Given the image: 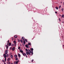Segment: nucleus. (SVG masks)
I'll list each match as a JSON object with an SVG mask.
<instances>
[{
	"instance_id": "nucleus-1",
	"label": "nucleus",
	"mask_w": 64,
	"mask_h": 64,
	"mask_svg": "<svg viewBox=\"0 0 64 64\" xmlns=\"http://www.w3.org/2000/svg\"><path fill=\"white\" fill-rule=\"evenodd\" d=\"M26 54L27 55H28V54H29V55H31V54H30V53H31V50H27L26 48Z\"/></svg>"
},
{
	"instance_id": "nucleus-2",
	"label": "nucleus",
	"mask_w": 64,
	"mask_h": 64,
	"mask_svg": "<svg viewBox=\"0 0 64 64\" xmlns=\"http://www.w3.org/2000/svg\"><path fill=\"white\" fill-rule=\"evenodd\" d=\"M31 50H32V52H31V53H32V55L33 54V48H31Z\"/></svg>"
},
{
	"instance_id": "nucleus-3",
	"label": "nucleus",
	"mask_w": 64,
	"mask_h": 64,
	"mask_svg": "<svg viewBox=\"0 0 64 64\" xmlns=\"http://www.w3.org/2000/svg\"><path fill=\"white\" fill-rule=\"evenodd\" d=\"M4 57V58H6L7 57V55H6V54H3Z\"/></svg>"
},
{
	"instance_id": "nucleus-4",
	"label": "nucleus",
	"mask_w": 64,
	"mask_h": 64,
	"mask_svg": "<svg viewBox=\"0 0 64 64\" xmlns=\"http://www.w3.org/2000/svg\"><path fill=\"white\" fill-rule=\"evenodd\" d=\"M8 53V51L6 50L5 51V53L6 54H7V53Z\"/></svg>"
},
{
	"instance_id": "nucleus-5",
	"label": "nucleus",
	"mask_w": 64,
	"mask_h": 64,
	"mask_svg": "<svg viewBox=\"0 0 64 64\" xmlns=\"http://www.w3.org/2000/svg\"><path fill=\"white\" fill-rule=\"evenodd\" d=\"M18 61L16 62H14V64H18Z\"/></svg>"
},
{
	"instance_id": "nucleus-6",
	"label": "nucleus",
	"mask_w": 64,
	"mask_h": 64,
	"mask_svg": "<svg viewBox=\"0 0 64 64\" xmlns=\"http://www.w3.org/2000/svg\"><path fill=\"white\" fill-rule=\"evenodd\" d=\"M10 59H11V58H8V62H9V61L10 60Z\"/></svg>"
},
{
	"instance_id": "nucleus-7",
	"label": "nucleus",
	"mask_w": 64,
	"mask_h": 64,
	"mask_svg": "<svg viewBox=\"0 0 64 64\" xmlns=\"http://www.w3.org/2000/svg\"><path fill=\"white\" fill-rule=\"evenodd\" d=\"M18 56L19 57H21V55H20V54H18Z\"/></svg>"
},
{
	"instance_id": "nucleus-8",
	"label": "nucleus",
	"mask_w": 64,
	"mask_h": 64,
	"mask_svg": "<svg viewBox=\"0 0 64 64\" xmlns=\"http://www.w3.org/2000/svg\"><path fill=\"white\" fill-rule=\"evenodd\" d=\"M15 49V47H14L12 48V51H14Z\"/></svg>"
},
{
	"instance_id": "nucleus-9",
	"label": "nucleus",
	"mask_w": 64,
	"mask_h": 64,
	"mask_svg": "<svg viewBox=\"0 0 64 64\" xmlns=\"http://www.w3.org/2000/svg\"><path fill=\"white\" fill-rule=\"evenodd\" d=\"M22 54L24 56H25V55H26V54L25 53H22Z\"/></svg>"
},
{
	"instance_id": "nucleus-10",
	"label": "nucleus",
	"mask_w": 64,
	"mask_h": 64,
	"mask_svg": "<svg viewBox=\"0 0 64 64\" xmlns=\"http://www.w3.org/2000/svg\"><path fill=\"white\" fill-rule=\"evenodd\" d=\"M20 52H21V53H23V50H20Z\"/></svg>"
},
{
	"instance_id": "nucleus-11",
	"label": "nucleus",
	"mask_w": 64,
	"mask_h": 64,
	"mask_svg": "<svg viewBox=\"0 0 64 64\" xmlns=\"http://www.w3.org/2000/svg\"><path fill=\"white\" fill-rule=\"evenodd\" d=\"M24 39H25V38L24 37H22V40H24Z\"/></svg>"
},
{
	"instance_id": "nucleus-12",
	"label": "nucleus",
	"mask_w": 64,
	"mask_h": 64,
	"mask_svg": "<svg viewBox=\"0 0 64 64\" xmlns=\"http://www.w3.org/2000/svg\"><path fill=\"white\" fill-rule=\"evenodd\" d=\"M25 46L26 47V48H28V45L27 44H26L25 45Z\"/></svg>"
},
{
	"instance_id": "nucleus-13",
	"label": "nucleus",
	"mask_w": 64,
	"mask_h": 64,
	"mask_svg": "<svg viewBox=\"0 0 64 64\" xmlns=\"http://www.w3.org/2000/svg\"><path fill=\"white\" fill-rule=\"evenodd\" d=\"M8 45L9 46H11V44L10 43H9L8 44Z\"/></svg>"
},
{
	"instance_id": "nucleus-14",
	"label": "nucleus",
	"mask_w": 64,
	"mask_h": 64,
	"mask_svg": "<svg viewBox=\"0 0 64 64\" xmlns=\"http://www.w3.org/2000/svg\"><path fill=\"white\" fill-rule=\"evenodd\" d=\"M14 38H17V36H14Z\"/></svg>"
},
{
	"instance_id": "nucleus-15",
	"label": "nucleus",
	"mask_w": 64,
	"mask_h": 64,
	"mask_svg": "<svg viewBox=\"0 0 64 64\" xmlns=\"http://www.w3.org/2000/svg\"><path fill=\"white\" fill-rule=\"evenodd\" d=\"M23 42H24V44H25V43H26V42H25V40H24Z\"/></svg>"
},
{
	"instance_id": "nucleus-16",
	"label": "nucleus",
	"mask_w": 64,
	"mask_h": 64,
	"mask_svg": "<svg viewBox=\"0 0 64 64\" xmlns=\"http://www.w3.org/2000/svg\"><path fill=\"white\" fill-rule=\"evenodd\" d=\"M13 42L14 44H16V41H14Z\"/></svg>"
},
{
	"instance_id": "nucleus-17",
	"label": "nucleus",
	"mask_w": 64,
	"mask_h": 64,
	"mask_svg": "<svg viewBox=\"0 0 64 64\" xmlns=\"http://www.w3.org/2000/svg\"><path fill=\"white\" fill-rule=\"evenodd\" d=\"M16 61H18V59L17 58H16Z\"/></svg>"
},
{
	"instance_id": "nucleus-18",
	"label": "nucleus",
	"mask_w": 64,
	"mask_h": 64,
	"mask_svg": "<svg viewBox=\"0 0 64 64\" xmlns=\"http://www.w3.org/2000/svg\"><path fill=\"white\" fill-rule=\"evenodd\" d=\"M62 17H63V18H64V14H63L62 15Z\"/></svg>"
},
{
	"instance_id": "nucleus-19",
	"label": "nucleus",
	"mask_w": 64,
	"mask_h": 64,
	"mask_svg": "<svg viewBox=\"0 0 64 64\" xmlns=\"http://www.w3.org/2000/svg\"><path fill=\"white\" fill-rule=\"evenodd\" d=\"M28 45H31V43H28Z\"/></svg>"
},
{
	"instance_id": "nucleus-20",
	"label": "nucleus",
	"mask_w": 64,
	"mask_h": 64,
	"mask_svg": "<svg viewBox=\"0 0 64 64\" xmlns=\"http://www.w3.org/2000/svg\"><path fill=\"white\" fill-rule=\"evenodd\" d=\"M20 41L21 43H23V40H22L21 39Z\"/></svg>"
},
{
	"instance_id": "nucleus-21",
	"label": "nucleus",
	"mask_w": 64,
	"mask_h": 64,
	"mask_svg": "<svg viewBox=\"0 0 64 64\" xmlns=\"http://www.w3.org/2000/svg\"><path fill=\"white\" fill-rule=\"evenodd\" d=\"M14 57H15V58H16V57H17V56L16 55H14Z\"/></svg>"
},
{
	"instance_id": "nucleus-22",
	"label": "nucleus",
	"mask_w": 64,
	"mask_h": 64,
	"mask_svg": "<svg viewBox=\"0 0 64 64\" xmlns=\"http://www.w3.org/2000/svg\"><path fill=\"white\" fill-rule=\"evenodd\" d=\"M11 58H13V55H11L10 56Z\"/></svg>"
},
{
	"instance_id": "nucleus-23",
	"label": "nucleus",
	"mask_w": 64,
	"mask_h": 64,
	"mask_svg": "<svg viewBox=\"0 0 64 64\" xmlns=\"http://www.w3.org/2000/svg\"><path fill=\"white\" fill-rule=\"evenodd\" d=\"M56 9H57V10H58V8L57 7H56Z\"/></svg>"
},
{
	"instance_id": "nucleus-24",
	"label": "nucleus",
	"mask_w": 64,
	"mask_h": 64,
	"mask_svg": "<svg viewBox=\"0 0 64 64\" xmlns=\"http://www.w3.org/2000/svg\"><path fill=\"white\" fill-rule=\"evenodd\" d=\"M8 56H9V54H7L6 55V57H8Z\"/></svg>"
},
{
	"instance_id": "nucleus-25",
	"label": "nucleus",
	"mask_w": 64,
	"mask_h": 64,
	"mask_svg": "<svg viewBox=\"0 0 64 64\" xmlns=\"http://www.w3.org/2000/svg\"><path fill=\"white\" fill-rule=\"evenodd\" d=\"M2 62H4H4H5V61L3 60H2Z\"/></svg>"
},
{
	"instance_id": "nucleus-26",
	"label": "nucleus",
	"mask_w": 64,
	"mask_h": 64,
	"mask_svg": "<svg viewBox=\"0 0 64 64\" xmlns=\"http://www.w3.org/2000/svg\"><path fill=\"white\" fill-rule=\"evenodd\" d=\"M5 58V61L6 62V58Z\"/></svg>"
},
{
	"instance_id": "nucleus-27",
	"label": "nucleus",
	"mask_w": 64,
	"mask_h": 64,
	"mask_svg": "<svg viewBox=\"0 0 64 64\" xmlns=\"http://www.w3.org/2000/svg\"><path fill=\"white\" fill-rule=\"evenodd\" d=\"M25 41H26V42H28L27 40L26 39L25 40Z\"/></svg>"
},
{
	"instance_id": "nucleus-28",
	"label": "nucleus",
	"mask_w": 64,
	"mask_h": 64,
	"mask_svg": "<svg viewBox=\"0 0 64 64\" xmlns=\"http://www.w3.org/2000/svg\"><path fill=\"white\" fill-rule=\"evenodd\" d=\"M8 64H10V62H8Z\"/></svg>"
},
{
	"instance_id": "nucleus-29",
	"label": "nucleus",
	"mask_w": 64,
	"mask_h": 64,
	"mask_svg": "<svg viewBox=\"0 0 64 64\" xmlns=\"http://www.w3.org/2000/svg\"><path fill=\"white\" fill-rule=\"evenodd\" d=\"M14 46V44H12V46Z\"/></svg>"
},
{
	"instance_id": "nucleus-30",
	"label": "nucleus",
	"mask_w": 64,
	"mask_h": 64,
	"mask_svg": "<svg viewBox=\"0 0 64 64\" xmlns=\"http://www.w3.org/2000/svg\"><path fill=\"white\" fill-rule=\"evenodd\" d=\"M20 48V47H18V49H19Z\"/></svg>"
},
{
	"instance_id": "nucleus-31",
	"label": "nucleus",
	"mask_w": 64,
	"mask_h": 64,
	"mask_svg": "<svg viewBox=\"0 0 64 64\" xmlns=\"http://www.w3.org/2000/svg\"><path fill=\"white\" fill-rule=\"evenodd\" d=\"M14 45L15 46H16V44H15Z\"/></svg>"
},
{
	"instance_id": "nucleus-32",
	"label": "nucleus",
	"mask_w": 64,
	"mask_h": 64,
	"mask_svg": "<svg viewBox=\"0 0 64 64\" xmlns=\"http://www.w3.org/2000/svg\"><path fill=\"white\" fill-rule=\"evenodd\" d=\"M8 46H7V47H6V49H8Z\"/></svg>"
},
{
	"instance_id": "nucleus-33",
	"label": "nucleus",
	"mask_w": 64,
	"mask_h": 64,
	"mask_svg": "<svg viewBox=\"0 0 64 64\" xmlns=\"http://www.w3.org/2000/svg\"><path fill=\"white\" fill-rule=\"evenodd\" d=\"M18 42H20V40H18Z\"/></svg>"
},
{
	"instance_id": "nucleus-34",
	"label": "nucleus",
	"mask_w": 64,
	"mask_h": 64,
	"mask_svg": "<svg viewBox=\"0 0 64 64\" xmlns=\"http://www.w3.org/2000/svg\"><path fill=\"white\" fill-rule=\"evenodd\" d=\"M11 49H12V48L11 47H10V50H11Z\"/></svg>"
},
{
	"instance_id": "nucleus-35",
	"label": "nucleus",
	"mask_w": 64,
	"mask_h": 64,
	"mask_svg": "<svg viewBox=\"0 0 64 64\" xmlns=\"http://www.w3.org/2000/svg\"><path fill=\"white\" fill-rule=\"evenodd\" d=\"M26 55V58H27L28 56H27V55H26H26Z\"/></svg>"
},
{
	"instance_id": "nucleus-36",
	"label": "nucleus",
	"mask_w": 64,
	"mask_h": 64,
	"mask_svg": "<svg viewBox=\"0 0 64 64\" xmlns=\"http://www.w3.org/2000/svg\"><path fill=\"white\" fill-rule=\"evenodd\" d=\"M32 60V62H33V60Z\"/></svg>"
},
{
	"instance_id": "nucleus-37",
	"label": "nucleus",
	"mask_w": 64,
	"mask_h": 64,
	"mask_svg": "<svg viewBox=\"0 0 64 64\" xmlns=\"http://www.w3.org/2000/svg\"><path fill=\"white\" fill-rule=\"evenodd\" d=\"M9 40H8V43H9Z\"/></svg>"
},
{
	"instance_id": "nucleus-38",
	"label": "nucleus",
	"mask_w": 64,
	"mask_h": 64,
	"mask_svg": "<svg viewBox=\"0 0 64 64\" xmlns=\"http://www.w3.org/2000/svg\"><path fill=\"white\" fill-rule=\"evenodd\" d=\"M60 7H61V6H59V9H60Z\"/></svg>"
},
{
	"instance_id": "nucleus-39",
	"label": "nucleus",
	"mask_w": 64,
	"mask_h": 64,
	"mask_svg": "<svg viewBox=\"0 0 64 64\" xmlns=\"http://www.w3.org/2000/svg\"><path fill=\"white\" fill-rule=\"evenodd\" d=\"M62 11H63V8H62Z\"/></svg>"
},
{
	"instance_id": "nucleus-40",
	"label": "nucleus",
	"mask_w": 64,
	"mask_h": 64,
	"mask_svg": "<svg viewBox=\"0 0 64 64\" xmlns=\"http://www.w3.org/2000/svg\"><path fill=\"white\" fill-rule=\"evenodd\" d=\"M55 13H56V14L57 13V12H55Z\"/></svg>"
},
{
	"instance_id": "nucleus-41",
	"label": "nucleus",
	"mask_w": 64,
	"mask_h": 64,
	"mask_svg": "<svg viewBox=\"0 0 64 64\" xmlns=\"http://www.w3.org/2000/svg\"><path fill=\"white\" fill-rule=\"evenodd\" d=\"M13 39H14L13 38H12V40H13Z\"/></svg>"
},
{
	"instance_id": "nucleus-42",
	"label": "nucleus",
	"mask_w": 64,
	"mask_h": 64,
	"mask_svg": "<svg viewBox=\"0 0 64 64\" xmlns=\"http://www.w3.org/2000/svg\"><path fill=\"white\" fill-rule=\"evenodd\" d=\"M59 20H60V21H61V20H60V18L59 19Z\"/></svg>"
},
{
	"instance_id": "nucleus-43",
	"label": "nucleus",
	"mask_w": 64,
	"mask_h": 64,
	"mask_svg": "<svg viewBox=\"0 0 64 64\" xmlns=\"http://www.w3.org/2000/svg\"><path fill=\"white\" fill-rule=\"evenodd\" d=\"M7 45H6V47H7Z\"/></svg>"
},
{
	"instance_id": "nucleus-44",
	"label": "nucleus",
	"mask_w": 64,
	"mask_h": 64,
	"mask_svg": "<svg viewBox=\"0 0 64 64\" xmlns=\"http://www.w3.org/2000/svg\"><path fill=\"white\" fill-rule=\"evenodd\" d=\"M4 64H6L5 62H4Z\"/></svg>"
},
{
	"instance_id": "nucleus-45",
	"label": "nucleus",
	"mask_w": 64,
	"mask_h": 64,
	"mask_svg": "<svg viewBox=\"0 0 64 64\" xmlns=\"http://www.w3.org/2000/svg\"><path fill=\"white\" fill-rule=\"evenodd\" d=\"M63 46H64V45H63Z\"/></svg>"
},
{
	"instance_id": "nucleus-46",
	"label": "nucleus",
	"mask_w": 64,
	"mask_h": 64,
	"mask_svg": "<svg viewBox=\"0 0 64 64\" xmlns=\"http://www.w3.org/2000/svg\"><path fill=\"white\" fill-rule=\"evenodd\" d=\"M62 23H63V22H62Z\"/></svg>"
},
{
	"instance_id": "nucleus-47",
	"label": "nucleus",
	"mask_w": 64,
	"mask_h": 64,
	"mask_svg": "<svg viewBox=\"0 0 64 64\" xmlns=\"http://www.w3.org/2000/svg\"><path fill=\"white\" fill-rule=\"evenodd\" d=\"M8 43L7 44V45H8Z\"/></svg>"
}]
</instances>
